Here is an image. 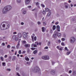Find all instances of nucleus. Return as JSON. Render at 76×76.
I'll return each instance as SVG.
<instances>
[{"label":"nucleus","instance_id":"nucleus-1","mask_svg":"<svg viewBox=\"0 0 76 76\" xmlns=\"http://www.w3.org/2000/svg\"><path fill=\"white\" fill-rule=\"evenodd\" d=\"M12 9V6L10 5H8L4 8L2 10V13L5 14L8 11Z\"/></svg>","mask_w":76,"mask_h":76},{"label":"nucleus","instance_id":"nucleus-2","mask_svg":"<svg viewBox=\"0 0 76 76\" xmlns=\"http://www.w3.org/2000/svg\"><path fill=\"white\" fill-rule=\"evenodd\" d=\"M39 71V68L38 66H36L33 70V72L35 73H37V72H38Z\"/></svg>","mask_w":76,"mask_h":76},{"label":"nucleus","instance_id":"nucleus-3","mask_svg":"<svg viewBox=\"0 0 76 76\" xmlns=\"http://www.w3.org/2000/svg\"><path fill=\"white\" fill-rule=\"evenodd\" d=\"M69 41L71 43H74L76 41V39L75 37H72L70 38Z\"/></svg>","mask_w":76,"mask_h":76},{"label":"nucleus","instance_id":"nucleus-4","mask_svg":"<svg viewBox=\"0 0 76 76\" xmlns=\"http://www.w3.org/2000/svg\"><path fill=\"white\" fill-rule=\"evenodd\" d=\"M42 59L44 60H48L49 59V56H44L42 57Z\"/></svg>","mask_w":76,"mask_h":76},{"label":"nucleus","instance_id":"nucleus-5","mask_svg":"<svg viewBox=\"0 0 76 76\" xmlns=\"http://www.w3.org/2000/svg\"><path fill=\"white\" fill-rule=\"evenodd\" d=\"M23 37L24 38V39H26L27 38V34L25 32H23Z\"/></svg>","mask_w":76,"mask_h":76},{"label":"nucleus","instance_id":"nucleus-6","mask_svg":"<svg viewBox=\"0 0 76 76\" xmlns=\"http://www.w3.org/2000/svg\"><path fill=\"white\" fill-rule=\"evenodd\" d=\"M56 48L58 49V50L60 51H62L63 49V47H61L60 46H57Z\"/></svg>","mask_w":76,"mask_h":76},{"label":"nucleus","instance_id":"nucleus-7","mask_svg":"<svg viewBox=\"0 0 76 76\" xmlns=\"http://www.w3.org/2000/svg\"><path fill=\"white\" fill-rule=\"evenodd\" d=\"M21 11L22 12L24 15H25L26 13V11L25 10V9L24 8L22 9L21 10Z\"/></svg>","mask_w":76,"mask_h":76},{"label":"nucleus","instance_id":"nucleus-8","mask_svg":"<svg viewBox=\"0 0 76 76\" xmlns=\"http://www.w3.org/2000/svg\"><path fill=\"white\" fill-rule=\"evenodd\" d=\"M50 73L51 75H54L55 73V71L54 70H52L51 71Z\"/></svg>","mask_w":76,"mask_h":76},{"label":"nucleus","instance_id":"nucleus-9","mask_svg":"<svg viewBox=\"0 0 76 76\" xmlns=\"http://www.w3.org/2000/svg\"><path fill=\"white\" fill-rule=\"evenodd\" d=\"M71 22H76V18H73L71 20Z\"/></svg>","mask_w":76,"mask_h":76},{"label":"nucleus","instance_id":"nucleus-10","mask_svg":"<svg viewBox=\"0 0 76 76\" xmlns=\"http://www.w3.org/2000/svg\"><path fill=\"white\" fill-rule=\"evenodd\" d=\"M31 0H25V1L26 4H29Z\"/></svg>","mask_w":76,"mask_h":76},{"label":"nucleus","instance_id":"nucleus-11","mask_svg":"<svg viewBox=\"0 0 76 76\" xmlns=\"http://www.w3.org/2000/svg\"><path fill=\"white\" fill-rule=\"evenodd\" d=\"M65 7L66 9H67L68 8V4L66 3H64Z\"/></svg>","mask_w":76,"mask_h":76},{"label":"nucleus","instance_id":"nucleus-12","mask_svg":"<svg viewBox=\"0 0 76 76\" xmlns=\"http://www.w3.org/2000/svg\"><path fill=\"white\" fill-rule=\"evenodd\" d=\"M25 48H27V47H30V45L29 44H26L24 45Z\"/></svg>","mask_w":76,"mask_h":76},{"label":"nucleus","instance_id":"nucleus-13","mask_svg":"<svg viewBox=\"0 0 76 76\" xmlns=\"http://www.w3.org/2000/svg\"><path fill=\"white\" fill-rule=\"evenodd\" d=\"M57 30L58 31L60 32V26H56Z\"/></svg>","mask_w":76,"mask_h":76},{"label":"nucleus","instance_id":"nucleus-14","mask_svg":"<svg viewBox=\"0 0 76 76\" xmlns=\"http://www.w3.org/2000/svg\"><path fill=\"white\" fill-rule=\"evenodd\" d=\"M22 36V34L20 33H19L18 34V37L19 38H21Z\"/></svg>","mask_w":76,"mask_h":76},{"label":"nucleus","instance_id":"nucleus-15","mask_svg":"<svg viewBox=\"0 0 76 76\" xmlns=\"http://www.w3.org/2000/svg\"><path fill=\"white\" fill-rule=\"evenodd\" d=\"M51 12H49L47 14V15H46V17H47H47H49V16H51Z\"/></svg>","mask_w":76,"mask_h":76},{"label":"nucleus","instance_id":"nucleus-16","mask_svg":"<svg viewBox=\"0 0 76 76\" xmlns=\"http://www.w3.org/2000/svg\"><path fill=\"white\" fill-rule=\"evenodd\" d=\"M19 46H20V43H19V42H18L17 45L16 46L17 48L18 49L19 47Z\"/></svg>","mask_w":76,"mask_h":76},{"label":"nucleus","instance_id":"nucleus-17","mask_svg":"<svg viewBox=\"0 0 76 76\" xmlns=\"http://www.w3.org/2000/svg\"><path fill=\"white\" fill-rule=\"evenodd\" d=\"M25 59L26 60H27V61H29V59L27 56H26L25 57Z\"/></svg>","mask_w":76,"mask_h":76},{"label":"nucleus","instance_id":"nucleus-18","mask_svg":"<svg viewBox=\"0 0 76 76\" xmlns=\"http://www.w3.org/2000/svg\"><path fill=\"white\" fill-rule=\"evenodd\" d=\"M45 11H46V12H50V9H49L46 8H45Z\"/></svg>","mask_w":76,"mask_h":76},{"label":"nucleus","instance_id":"nucleus-19","mask_svg":"<svg viewBox=\"0 0 76 76\" xmlns=\"http://www.w3.org/2000/svg\"><path fill=\"white\" fill-rule=\"evenodd\" d=\"M6 26H7L6 27V29H8V28H9V27L10 26L8 24H7Z\"/></svg>","mask_w":76,"mask_h":76},{"label":"nucleus","instance_id":"nucleus-20","mask_svg":"<svg viewBox=\"0 0 76 76\" xmlns=\"http://www.w3.org/2000/svg\"><path fill=\"white\" fill-rule=\"evenodd\" d=\"M52 29H53V31H54V30H55V29H56V26H53Z\"/></svg>","mask_w":76,"mask_h":76},{"label":"nucleus","instance_id":"nucleus-21","mask_svg":"<svg viewBox=\"0 0 76 76\" xmlns=\"http://www.w3.org/2000/svg\"><path fill=\"white\" fill-rule=\"evenodd\" d=\"M53 38H56V37H57V34H55L53 35Z\"/></svg>","mask_w":76,"mask_h":76},{"label":"nucleus","instance_id":"nucleus-22","mask_svg":"<svg viewBox=\"0 0 76 76\" xmlns=\"http://www.w3.org/2000/svg\"><path fill=\"white\" fill-rule=\"evenodd\" d=\"M33 46H34V47H37V45H36L35 44H32L31 45V47H33Z\"/></svg>","mask_w":76,"mask_h":76},{"label":"nucleus","instance_id":"nucleus-23","mask_svg":"<svg viewBox=\"0 0 76 76\" xmlns=\"http://www.w3.org/2000/svg\"><path fill=\"white\" fill-rule=\"evenodd\" d=\"M45 29V28L44 27H42V30L43 32H45V30H44Z\"/></svg>","mask_w":76,"mask_h":76},{"label":"nucleus","instance_id":"nucleus-24","mask_svg":"<svg viewBox=\"0 0 76 76\" xmlns=\"http://www.w3.org/2000/svg\"><path fill=\"white\" fill-rule=\"evenodd\" d=\"M51 44V42L50 41H49L47 43V45L48 46H50L51 44Z\"/></svg>","mask_w":76,"mask_h":76},{"label":"nucleus","instance_id":"nucleus-25","mask_svg":"<svg viewBox=\"0 0 76 76\" xmlns=\"http://www.w3.org/2000/svg\"><path fill=\"white\" fill-rule=\"evenodd\" d=\"M2 66H6V63L5 62H3L2 64Z\"/></svg>","mask_w":76,"mask_h":76},{"label":"nucleus","instance_id":"nucleus-26","mask_svg":"<svg viewBox=\"0 0 76 76\" xmlns=\"http://www.w3.org/2000/svg\"><path fill=\"white\" fill-rule=\"evenodd\" d=\"M73 74L74 76H75V75H76V71H74Z\"/></svg>","mask_w":76,"mask_h":76},{"label":"nucleus","instance_id":"nucleus-27","mask_svg":"<svg viewBox=\"0 0 76 76\" xmlns=\"http://www.w3.org/2000/svg\"><path fill=\"white\" fill-rule=\"evenodd\" d=\"M17 3H20L21 2V0H17Z\"/></svg>","mask_w":76,"mask_h":76},{"label":"nucleus","instance_id":"nucleus-28","mask_svg":"<svg viewBox=\"0 0 76 76\" xmlns=\"http://www.w3.org/2000/svg\"><path fill=\"white\" fill-rule=\"evenodd\" d=\"M37 53V50H35L33 52V53L34 54H35Z\"/></svg>","mask_w":76,"mask_h":76},{"label":"nucleus","instance_id":"nucleus-29","mask_svg":"<svg viewBox=\"0 0 76 76\" xmlns=\"http://www.w3.org/2000/svg\"><path fill=\"white\" fill-rule=\"evenodd\" d=\"M70 53H71L70 51L67 52L66 53V55H69V54H70Z\"/></svg>","mask_w":76,"mask_h":76},{"label":"nucleus","instance_id":"nucleus-30","mask_svg":"<svg viewBox=\"0 0 76 76\" xmlns=\"http://www.w3.org/2000/svg\"><path fill=\"white\" fill-rule=\"evenodd\" d=\"M43 25L44 26H46L47 25V24L45 23V22H43Z\"/></svg>","mask_w":76,"mask_h":76},{"label":"nucleus","instance_id":"nucleus-31","mask_svg":"<svg viewBox=\"0 0 76 76\" xmlns=\"http://www.w3.org/2000/svg\"><path fill=\"white\" fill-rule=\"evenodd\" d=\"M36 45H38V42H36L35 43H34Z\"/></svg>","mask_w":76,"mask_h":76},{"label":"nucleus","instance_id":"nucleus-32","mask_svg":"<svg viewBox=\"0 0 76 76\" xmlns=\"http://www.w3.org/2000/svg\"><path fill=\"white\" fill-rule=\"evenodd\" d=\"M55 32V34H56V35H58V31H55L54 32Z\"/></svg>","mask_w":76,"mask_h":76},{"label":"nucleus","instance_id":"nucleus-33","mask_svg":"<svg viewBox=\"0 0 76 76\" xmlns=\"http://www.w3.org/2000/svg\"><path fill=\"white\" fill-rule=\"evenodd\" d=\"M57 35L58 37H61V34L60 33H58L57 34Z\"/></svg>","mask_w":76,"mask_h":76},{"label":"nucleus","instance_id":"nucleus-34","mask_svg":"<svg viewBox=\"0 0 76 76\" xmlns=\"http://www.w3.org/2000/svg\"><path fill=\"white\" fill-rule=\"evenodd\" d=\"M16 58V57L13 56L12 58V60H15Z\"/></svg>","mask_w":76,"mask_h":76},{"label":"nucleus","instance_id":"nucleus-35","mask_svg":"<svg viewBox=\"0 0 76 76\" xmlns=\"http://www.w3.org/2000/svg\"><path fill=\"white\" fill-rule=\"evenodd\" d=\"M41 6H42V7H43V8L45 7V5L42 4H41Z\"/></svg>","mask_w":76,"mask_h":76},{"label":"nucleus","instance_id":"nucleus-36","mask_svg":"<svg viewBox=\"0 0 76 76\" xmlns=\"http://www.w3.org/2000/svg\"><path fill=\"white\" fill-rule=\"evenodd\" d=\"M7 47L8 48H10V46L9 45H7Z\"/></svg>","mask_w":76,"mask_h":76},{"label":"nucleus","instance_id":"nucleus-37","mask_svg":"<svg viewBox=\"0 0 76 76\" xmlns=\"http://www.w3.org/2000/svg\"><path fill=\"white\" fill-rule=\"evenodd\" d=\"M61 45H62V46H64V43L63 42H62L61 43Z\"/></svg>","mask_w":76,"mask_h":76},{"label":"nucleus","instance_id":"nucleus-38","mask_svg":"<svg viewBox=\"0 0 76 76\" xmlns=\"http://www.w3.org/2000/svg\"><path fill=\"white\" fill-rule=\"evenodd\" d=\"M23 44H26V41L24 40L23 41Z\"/></svg>","mask_w":76,"mask_h":76},{"label":"nucleus","instance_id":"nucleus-39","mask_svg":"<svg viewBox=\"0 0 76 76\" xmlns=\"http://www.w3.org/2000/svg\"><path fill=\"white\" fill-rule=\"evenodd\" d=\"M65 50H66L67 51H69V50L67 49V47H66L65 48Z\"/></svg>","mask_w":76,"mask_h":76},{"label":"nucleus","instance_id":"nucleus-40","mask_svg":"<svg viewBox=\"0 0 76 76\" xmlns=\"http://www.w3.org/2000/svg\"><path fill=\"white\" fill-rule=\"evenodd\" d=\"M37 24L38 25H41V22L39 21H38L37 22Z\"/></svg>","mask_w":76,"mask_h":76},{"label":"nucleus","instance_id":"nucleus-41","mask_svg":"<svg viewBox=\"0 0 76 76\" xmlns=\"http://www.w3.org/2000/svg\"><path fill=\"white\" fill-rule=\"evenodd\" d=\"M0 58H1V61H3V58L2 56H1L0 57Z\"/></svg>","mask_w":76,"mask_h":76},{"label":"nucleus","instance_id":"nucleus-42","mask_svg":"<svg viewBox=\"0 0 76 76\" xmlns=\"http://www.w3.org/2000/svg\"><path fill=\"white\" fill-rule=\"evenodd\" d=\"M18 53L19 54H21V50H20L18 51Z\"/></svg>","mask_w":76,"mask_h":76},{"label":"nucleus","instance_id":"nucleus-43","mask_svg":"<svg viewBox=\"0 0 76 76\" xmlns=\"http://www.w3.org/2000/svg\"><path fill=\"white\" fill-rule=\"evenodd\" d=\"M5 26H6V25L4 24L2 25L3 28H5Z\"/></svg>","mask_w":76,"mask_h":76},{"label":"nucleus","instance_id":"nucleus-44","mask_svg":"<svg viewBox=\"0 0 76 76\" xmlns=\"http://www.w3.org/2000/svg\"><path fill=\"white\" fill-rule=\"evenodd\" d=\"M43 13L44 15H45V13H46L45 11V10L43 11Z\"/></svg>","mask_w":76,"mask_h":76},{"label":"nucleus","instance_id":"nucleus-45","mask_svg":"<svg viewBox=\"0 0 76 76\" xmlns=\"http://www.w3.org/2000/svg\"><path fill=\"white\" fill-rule=\"evenodd\" d=\"M29 52H30V50H29V49H28L27 50V52L28 53H29Z\"/></svg>","mask_w":76,"mask_h":76},{"label":"nucleus","instance_id":"nucleus-46","mask_svg":"<svg viewBox=\"0 0 76 76\" xmlns=\"http://www.w3.org/2000/svg\"><path fill=\"white\" fill-rule=\"evenodd\" d=\"M7 71H10L11 69H7Z\"/></svg>","mask_w":76,"mask_h":76},{"label":"nucleus","instance_id":"nucleus-47","mask_svg":"<svg viewBox=\"0 0 76 76\" xmlns=\"http://www.w3.org/2000/svg\"><path fill=\"white\" fill-rule=\"evenodd\" d=\"M34 39L35 40V41H36V40H37V37H35L34 38Z\"/></svg>","mask_w":76,"mask_h":76},{"label":"nucleus","instance_id":"nucleus-48","mask_svg":"<svg viewBox=\"0 0 76 76\" xmlns=\"http://www.w3.org/2000/svg\"><path fill=\"white\" fill-rule=\"evenodd\" d=\"M61 40L62 41H65V39L64 38H62L61 39Z\"/></svg>","mask_w":76,"mask_h":76},{"label":"nucleus","instance_id":"nucleus-49","mask_svg":"<svg viewBox=\"0 0 76 76\" xmlns=\"http://www.w3.org/2000/svg\"><path fill=\"white\" fill-rule=\"evenodd\" d=\"M58 42L59 43H60L61 42V40L60 39H59L58 40Z\"/></svg>","mask_w":76,"mask_h":76},{"label":"nucleus","instance_id":"nucleus-50","mask_svg":"<svg viewBox=\"0 0 76 76\" xmlns=\"http://www.w3.org/2000/svg\"><path fill=\"white\" fill-rule=\"evenodd\" d=\"M31 49L32 50H35V48H31Z\"/></svg>","mask_w":76,"mask_h":76},{"label":"nucleus","instance_id":"nucleus-51","mask_svg":"<svg viewBox=\"0 0 76 76\" xmlns=\"http://www.w3.org/2000/svg\"><path fill=\"white\" fill-rule=\"evenodd\" d=\"M17 75L18 76H20V75L19 74V73H17Z\"/></svg>","mask_w":76,"mask_h":76},{"label":"nucleus","instance_id":"nucleus-52","mask_svg":"<svg viewBox=\"0 0 76 76\" xmlns=\"http://www.w3.org/2000/svg\"><path fill=\"white\" fill-rule=\"evenodd\" d=\"M41 45V42H39L38 43V45Z\"/></svg>","mask_w":76,"mask_h":76},{"label":"nucleus","instance_id":"nucleus-53","mask_svg":"<svg viewBox=\"0 0 76 76\" xmlns=\"http://www.w3.org/2000/svg\"><path fill=\"white\" fill-rule=\"evenodd\" d=\"M21 25H24V23L23 22L21 23Z\"/></svg>","mask_w":76,"mask_h":76},{"label":"nucleus","instance_id":"nucleus-54","mask_svg":"<svg viewBox=\"0 0 76 76\" xmlns=\"http://www.w3.org/2000/svg\"><path fill=\"white\" fill-rule=\"evenodd\" d=\"M15 41H17L18 40V37H16L15 38Z\"/></svg>","mask_w":76,"mask_h":76},{"label":"nucleus","instance_id":"nucleus-55","mask_svg":"<svg viewBox=\"0 0 76 76\" xmlns=\"http://www.w3.org/2000/svg\"><path fill=\"white\" fill-rule=\"evenodd\" d=\"M55 63L53 61H52V65H54V64Z\"/></svg>","mask_w":76,"mask_h":76},{"label":"nucleus","instance_id":"nucleus-56","mask_svg":"<svg viewBox=\"0 0 76 76\" xmlns=\"http://www.w3.org/2000/svg\"><path fill=\"white\" fill-rule=\"evenodd\" d=\"M18 42H19V44H20V39H19L18 40Z\"/></svg>","mask_w":76,"mask_h":76},{"label":"nucleus","instance_id":"nucleus-57","mask_svg":"<svg viewBox=\"0 0 76 76\" xmlns=\"http://www.w3.org/2000/svg\"><path fill=\"white\" fill-rule=\"evenodd\" d=\"M12 48L13 49H15V46H12Z\"/></svg>","mask_w":76,"mask_h":76},{"label":"nucleus","instance_id":"nucleus-58","mask_svg":"<svg viewBox=\"0 0 76 76\" xmlns=\"http://www.w3.org/2000/svg\"><path fill=\"white\" fill-rule=\"evenodd\" d=\"M48 47H46L45 48V49H48Z\"/></svg>","mask_w":76,"mask_h":76},{"label":"nucleus","instance_id":"nucleus-59","mask_svg":"<svg viewBox=\"0 0 76 76\" xmlns=\"http://www.w3.org/2000/svg\"><path fill=\"white\" fill-rule=\"evenodd\" d=\"M4 58H7V55H6L4 56Z\"/></svg>","mask_w":76,"mask_h":76},{"label":"nucleus","instance_id":"nucleus-60","mask_svg":"<svg viewBox=\"0 0 76 76\" xmlns=\"http://www.w3.org/2000/svg\"><path fill=\"white\" fill-rule=\"evenodd\" d=\"M27 64H28V65H30V62H27Z\"/></svg>","mask_w":76,"mask_h":76},{"label":"nucleus","instance_id":"nucleus-61","mask_svg":"<svg viewBox=\"0 0 76 76\" xmlns=\"http://www.w3.org/2000/svg\"><path fill=\"white\" fill-rule=\"evenodd\" d=\"M58 23H59L58 22H57L55 23V24L56 25H58Z\"/></svg>","mask_w":76,"mask_h":76},{"label":"nucleus","instance_id":"nucleus-62","mask_svg":"<svg viewBox=\"0 0 76 76\" xmlns=\"http://www.w3.org/2000/svg\"><path fill=\"white\" fill-rule=\"evenodd\" d=\"M17 34L16 32H15L13 33V34Z\"/></svg>","mask_w":76,"mask_h":76},{"label":"nucleus","instance_id":"nucleus-63","mask_svg":"<svg viewBox=\"0 0 76 76\" xmlns=\"http://www.w3.org/2000/svg\"><path fill=\"white\" fill-rule=\"evenodd\" d=\"M36 5L38 6V5H39V3L38 2H37L36 3Z\"/></svg>","mask_w":76,"mask_h":76},{"label":"nucleus","instance_id":"nucleus-64","mask_svg":"<svg viewBox=\"0 0 76 76\" xmlns=\"http://www.w3.org/2000/svg\"><path fill=\"white\" fill-rule=\"evenodd\" d=\"M31 38H32V40H34V36H31Z\"/></svg>","mask_w":76,"mask_h":76}]
</instances>
